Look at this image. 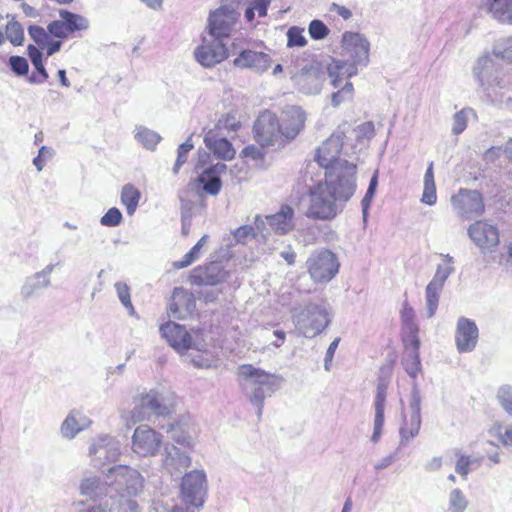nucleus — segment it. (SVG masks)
Wrapping results in <instances>:
<instances>
[{"label":"nucleus","instance_id":"nucleus-53","mask_svg":"<svg viewBox=\"0 0 512 512\" xmlns=\"http://www.w3.org/2000/svg\"><path fill=\"white\" fill-rule=\"evenodd\" d=\"M137 138L139 141H141L145 145L156 144L159 139L158 136L154 132L149 131L147 129L140 130L137 133Z\"/></svg>","mask_w":512,"mask_h":512},{"label":"nucleus","instance_id":"nucleus-37","mask_svg":"<svg viewBox=\"0 0 512 512\" xmlns=\"http://www.w3.org/2000/svg\"><path fill=\"white\" fill-rule=\"evenodd\" d=\"M442 290V287L435 286L434 284H428L426 287V301H427V310L428 316L432 317L438 307L439 302V294Z\"/></svg>","mask_w":512,"mask_h":512},{"label":"nucleus","instance_id":"nucleus-64","mask_svg":"<svg viewBox=\"0 0 512 512\" xmlns=\"http://www.w3.org/2000/svg\"><path fill=\"white\" fill-rule=\"evenodd\" d=\"M505 154L509 161L512 163V138L506 143Z\"/></svg>","mask_w":512,"mask_h":512},{"label":"nucleus","instance_id":"nucleus-58","mask_svg":"<svg viewBox=\"0 0 512 512\" xmlns=\"http://www.w3.org/2000/svg\"><path fill=\"white\" fill-rule=\"evenodd\" d=\"M330 10L335 12L337 15L342 17L344 20H348L352 17V12L345 6L338 5L333 3L330 7Z\"/></svg>","mask_w":512,"mask_h":512},{"label":"nucleus","instance_id":"nucleus-17","mask_svg":"<svg viewBox=\"0 0 512 512\" xmlns=\"http://www.w3.org/2000/svg\"><path fill=\"white\" fill-rule=\"evenodd\" d=\"M330 319L327 311L321 307H309L301 320L302 334L313 338L322 333L329 325Z\"/></svg>","mask_w":512,"mask_h":512},{"label":"nucleus","instance_id":"nucleus-29","mask_svg":"<svg viewBox=\"0 0 512 512\" xmlns=\"http://www.w3.org/2000/svg\"><path fill=\"white\" fill-rule=\"evenodd\" d=\"M238 375L245 380L251 379L256 384H259V385L269 384L270 380L272 378V374H270L264 370L255 368L251 364L240 365L238 368Z\"/></svg>","mask_w":512,"mask_h":512},{"label":"nucleus","instance_id":"nucleus-14","mask_svg":"<svg viewBox=\"0 0 512 512\" xmlns=\"http://www.w3.org/2000/svg\"><path fill=\"white\" fill-rule=\"evenodd\" d=\"M236 14L227 7H220L209 17V33L213 38L224 40L228 38L236 22Z\"/></svg>","mask_w":512,"mask_h":512},{"label":"nucleus","instance_id":"nucleus-28","mask_svg":"<svg viewBox=\"0 0 512 512\" xmlns=\"http://www.w3.org/2000/svg\"><path fill=\"white\" fill-rule=\"evenodd\" d=\"M27 54L35 67V71L32 73L30 81L38 84L44 83L49 78V75L43 64L42 52L36 46L29 45L27 47Z\"/></svg>","mask_w":512,"mask_h":512},{"label":"nucleus","instance_id":"nucleus-19","mask_svg":"<svg viewBox=\"0 0 512 512\" xmlns=\"http://www.w3.org/2000/svg\"><path fill=\"white\" fill-rule=\"evenodd\" d=\"M421 427V406L420 399L413 397L409 403L408 412L403 415V424L400 428L402 442H409L415 438Z\"/></svg>","mask_w":512,"mask_h":512},{"label":"nucleus","instance_id":"nucleus-42","mask_svg":"<svg viewBox=\"0 0 512 512\" xmlns=\"http://www.w3.org/2000/svg\"><path fill=\"white\" fill-rule=\"evenodd\" d=\"M354 94V87L351 82H346V84L342 87L341 90L333 93L332 95V104L334 106H339L341 103L346 101H351Z\"/></svg>","mask_w":512,"mask_h":512},{"label":"nucleus","instance_id":"nucleus-50","mask_svg":"<svg viewBox=\"0 0 512 512\" xmlns=\"http://www.w3.org/2000/svg\"><path fill=\"white\" fill-rule=\"evenodd\" d=\"M377 185H378V174L376 172L373 175V177L371 178L367 192L362 200V205H363L364 210L367 209L368 206L370 205V202L372 201L374 194L376 192Z\"/></svg>","mask_w":512,"mask_h":512},{"label":"nucleus","instance_id":"nucleus-9","mask_svg":"<svg viewBox=\"0 0 512 512\" xmlns=\"http://www.w3.org/2000/svg\"><path fill=\"white\" fill-rule=\"evenodd\" d=\"M393 362L389 366H383L380 368L382 374L385 373L384 376H380L378 379V384L376 388L375 395V419H374V429L372 434V441L377 442L382 434L383 426H384V410H385V402H386V394L387 389L390 382V374L393 368Z\"/></svg>","mask_w":512,"mask_h":512},{"label":"nucleus","instance_id":"nucleus-10","mask_svg":"<svg viewBox=\"0 0 512 512\" xmlns=\"http://www.w3.org/2000/svg\"><path fill=\"white\" fill-rule=\"evenodd\" d=\"M162 442L160 433L148 425H140L132 436V450L140 456H152L159 451Z\"/></svg>","mask_w":512,"mask_h":512},{"label":"nucleus","instance_id":"nucleus-12","mask_svg":"<svg viewBox=\"0 0 512 512\" xmlns=\"http://www.w3.org/2000/svg\"><path fill=\"white\" fill-rule=\"evenodd\" d=\"M195 59L204 67H213L229 57L226 44L219 39L203 40L194 52Z\"/></svg>","mask_w":512,"mask_h":512},{"label":"nucleus","instance_id":"nucleus-31","mask_svg":"<svg viewBox=\"0 0 512 512\" xmlns=\"http://www.w3.org/2000/svg\"><path fill=\"white\" fill-rule=\"evenodd\" d=\"M4 41L8 40L14 46H20L24 41V30L22 25L14 18L9 20L3 33Z\"/></svg>","mask_w":512,"mask_h":512},{"label":"nucleus","instance_id":"nucleus-35","mask_svg":"<svg viewBox=\"0 0 512 512\" xmlns=\"http://www.w3.org/2000/svg\"><path fill=\"white\" fill-rule=\"evenodd\" d=\"M454 454L456 457V473H458L463 479H467L471 466L475 463V460L470 455L463 453L461 450H455Z\"/></svg>","mask_w":512,"mask_h":512},{"label":"nucleus","instance_id":"nucleus-38","mask_svg":"<svg viewBox=\"0 0 512 512\" xmlns=\"http://www.w3.org/2000/svg\"><path fill=\"white\" fill-rule=\"evenodd\" d=\"M80 430H82V425L77 421L75 413H70L62 423V434L67 438H73Z\"/></svg>","mask_w":512,"mask_h":512},{"label":"nucleus","instance_id":"nucleus-5","mask_svg":"<svg viewBox=\"0 0 512 512\" xmlns=\"http://www.w3.org/2000/svg\"><path fill=\"white\" fill-rule=\"evenodd\" d=\"M170 431L173 432L172 440L179 445H173L166 457V464L171 470L181 472L191 466L189 452L193 448L191 437L186 434L179 424L171 425Z\"/></svg>","mask_w":512,"mask_h":512},{"label":"nucleus","instance_id":"nucleus-43","mask_svg":"<svg viewBox=\"0 0 512 512\" xmlns=\"http://www.w3.org/2000/svg\"><path fill=\"white\" fill-rule=\"evenodd\" d=\"M468 502L460 489H454L450 494L451 512H464Z\"/></svg>","mask_w":512,"mask_h":512},{"label":"nucleus","instance_id":"nucleus-22","mask_svg":"<svg viewBox=\"0 0 512 512\" xmlns=\"http://www.w3.org/2000/svg\"><path fill=\"white\" fill-rule=\"evenodd\" d=\"M226 165L217 163L207 169H205L198 177V182L203 185V189L210 195H217L222 187V182L217 176L226 170Z\"/></svg>","mask_w":512,"mask_h":512},{"label":"nucleus","instance_id":"nucleus-57","mask_svg":"<svg viewBox=\"0 0 512 512\" xmlns=\"http://www.w3.org/2000/svg\"><path fill=\"white\" fill-rule=\"evenodd\" d=\"M270 4V0H255L251 5L254 11L257 12L258 17H265L267 15V9Z\"/></svg>","mask_w":512,"mask_h":512},{"label":"nucleus","instance_id":"nucleus-30","mask_svg":"<svg viewBox=\"0 0 512 512\" xmlns=\"http://www.w3.org/2000/svg\"><path fill=\"white\" fill-rule=\"evenodd\" d=\"M140 191L132 184H126L121 191V202L126 207L127 213L132 215L139 203Z\"/></svg>","mask_w":512,"mask_h":512},{"label":"nucleus","instance_id":"nucleus-18","mask_svg":"<svg viewBox=\"0 0 512 512\" xmlns=\"http://www.w3.org/2000/svg\"><path fill=\"white\" fill-rule=\"evenodd\" d=\"M468 233L473 242L482 249H491L500 241L498 229L486 221H476L469 227Z\"/></svg>","mask_w":512,"mask_h":512},{"label":"nucleus","instance_id":"nucleus-44","mask_svg":"<svg viewBox=\"0 0 512 512\" xmlns=\"http://www.w3.org/2000/svg\"><path fill=\"white\" fill-rule=\"evenodd\" d=\"M194 145L191 139L186 140L182 143L177 150V159L174 165V172L178 173L179 169L183 164L187 162L188 153L193 149Z\"/></svg>","mask_w":512,"mask_h":512},{"label":"nucleus","instance_id":"nucleus-6","mask_svg":"<svg viewBox=\"0 0 512 512\" xmlns=\"http://www.w3.org/2000/svg\"><path fill=\"white\" fill-rule=\"evenodd\" d=\"M307 270L315 282H328L337 273L339 263L334 253L327 249L314 252L306 262Z\"/></svg>","mask_w":512,"mask_h":512},{"label":"nucleus","instance_id":"nucleus-48","mask_svg":"<svg viewBox=\"0 0 512 512\" xmlns=\"http://www.w3.org/2000/svg\"><path fill=\"white\" fill-rule=\"evenodd\" d=\"M11 69L18 75H26L29 70L27 60L21 56H11L9 58Z\"/></svg>","mask_w":512,"mask_h":512},{"label":"nucleus","instance_id":"nucleus-49","mask_svg":"<svg viewBox=\"0 0 512 512\" xmlns=\"http://www.w3.org/2000/svg\"><path fill=\"white\" fill-rule=\"evenodd\" d=\"M452 268L450 266L442 267L438 266L436 273L430 282V284H434L438 287H443L444 282L448 278L449 274L451 273Z\"/></svg>","mask_w":512,"mask_h":512},{"label":"nucleus","instance_id":"nucleus-25","mask_svg":"<svg viewBox=\"0 0 512 512\" xmlns=\"http://www.w3.org/2000/svg\"><path fill=\"white\" fill-rule=\"evenodd\" d=\"M135 409L138 410L139 414L146 412H152L155 414H164L166 407L162 404L159 395L155 391H149L146 393L139 394L135 400Z\"/></svg>","mask_w":512,"mask_h":512},{"label":"nucleus","instance_id":"nucleus-26","mask_svg":"<svg viewBox=\"0 0 512 512\" xmlns=\"http://www.w3.org/2000/svg\"><path fill=\"white\" fill-rule=\"evenodd\" d=\"M400 314L402 321V340L410 339L411 341L413 340L414 343H417L419 328L414 321V310L407 301L404 302Z\"/></svg>","mask_w":512,"mask_h":512},{"label":"nucleus","instance_id":"nucleus-51","mask_svg":"<svg viewBox=\"0 0 512 512\" xmlns=\"http://www.w3.org/2000/svg\"><path fill=\"white\" fill-rule=\"evenodd\" d=\"M437 200L435 185H424L421 201L427 205H434Z\"/></svg>","mask_w":512,"mask_h":512},{"label":"nucleus","instance_id":"nucleus-55","mask_svg":"<svg viewBox=\"0 0 512 512\" xmlns=\"http://www.w3.org/2000/svg\"><path fill=\"white\" fill-rule=\"evenodd\" d=\"M254 235V228L249 225H244L236 229L234 237L238 242H244L249 236Z\"/></svg>","mask_w":512,"mask_h":512},{"label":"nucleus","instance_id":"nucleus-7","mask_svg":"<svg viewBox=\"0 0 512 512\" xmlns=\"http://www.w3.org/2000/svg\"><path fill=\"white\" fill-rule=\"evenodd\" d=\"M282 141L285 144L293 141L305 128L306 111L298 105L285 106L278 117Z\"/></svg>","mask_w":512,"mask_h":512},{"label":"nucleus","instance_id":"nucleus-62","mask_svg":"<svg viewBox=\"0 0 512 512\" xmlns=\"http://www.w3.org/2000/svg\"><path fill=\"white\" fill-rule=\"evenodd\" d=\"M442 463H443L442 457H435L430 461L429 467L431 470H438L442 467Z\"/></svg>","mask_w":512,"mask_h":512},{"label":"nucleus","instance_id":"nucleus-54","mask_svg":"<svg viewBox=\"0 0 512 512\" xmlns=\"http://www.w3.org/2000/svg\"><path fill=\"white\" fill-rule=\"evenodd\" d=\"M240 155L242 158H251L253 160H260L263 158L262 151L255 145H249L243 148Z\"/></svg>","mask_w":512,"mask_h":512},{"label":"nucleus","instance_id":"nucleus-15","mask_svg":"<svg viewBox=\"0 0 512 512\" xmlns=\"http://www.w3.org/2000/svg\"><path fill=\"white\" fill-rule=\"evenodd\" d=\"M341 46L350 56L353 65L367 64L370 44L359 33L345 32L342 36Z\"/></svg>","mask_w":512,"mask_h":512},{"label":"nucleus","instance_id":"nucleus-3","mask_svg":"<svg viewBox=\"0 0 512 512\" xmlns=\"http://www.w3.org/2000/svg\"><path fill=\"white\" fill-rule=\"evenodd\" d=\"M160 331L170 346L179 352H185L190 349L201 351L206 346L201 329L188 332L183 326L175 322H167L161 326Z\"/></svg>","mask_w":512,"mask_h":512},{"label":"nucleus","instance_id":"nucleus-56","mask_svg":"<svg viewBox=\"0 0 512 512\" xmlns=\"http://www.w3.org/2000/svg\"><path fill=\"white\" fill-rule=\"evenodd\" d=\"M340 342V338H335L329 345L326 355H325V369L329 370V366L333 360L334 353L338 347V344Z\"/></svg>","mask_w":512,"mask_h":512},{"label":"nucleus","instance_id":"nucleus-24","mask_svg":"<svg viewBox=\"0 0 512 512\" xmlns=\"http://www.w3.org/2000/svg\"><path fill=\"white\" fill-rule=\"evenodd\" d=\"M204 142L206 147L218 159L230 161L236 155V150L232 143L224 137L206 136Z\"/></svg>","mask_w":512,"mask_h":512},{"label":"nucleus","instance_id":"nucleus-59","mask_svg":"<svg viewBox=\"0 0 512 512\" xmlns=\"http://www.w3.org/2000/svg\"><path fill=\"white\" fill-rule=\"evenodd\" d=\"M99 481L97 479H86L81 484V492L84 495H89L98 487Z\"/></svg>","mask_w":512,"mask_h":512},{"label":"nucleus","instance_id":"nucleus-40","mask_svg":"<svg viewBox=\"0 0 512 512\" xmlns=\"http://www.w3.org/2000/svg\"><path fill=\"white\" fill-rule=\"evenodd\" d=\"M287 38L288 47H303L307 44L303 28L296 26L289 28Z\"/></svg>","mask_w":512,"mask_h":512},{"label":"nucleus","instance_id":"nucleus-23","mask_svg":"<svg viewBox=\"0 0 512 512\" xmlns=\"http://www.w3.org/2000/svg\"><path fill=\"white\" fill-rule=\"evenodd\" d=\"M339 154V145L332 139H328L318 147L315 159L321 167L331 169L339 162Z\"/></svg>","mask_w":512,"mask_h":512},{"label":"nucleus","instance_id":"nucleus-8","mask_svg":"<svg viewBox=\"0 0 512 512\" xmlns=\"http://www.w3.org/2000/svg\"><path fill=\"white\" fill-rule=\"evenodd\" d=\"M206 475L203 471L192 470L186 473L181 482V498L188 506L203 505L206 494Z\"/></svg>","mask_w":512,"mask_h":512},{"label":"nucleus","instance_id":"nucleus-45","mask_svg":"<svg viewBox=\"0 0 512 512\" xmlns=\"http://www.w3.org/2000/svg\"><path fill=\"white\" fill-rule=\"evenodd\" d=\"M309 34L315 40L324 39L329 34L328 27L321 20H312L309 24Z\"/></svg>","mask_w":512,"mask_h":512},{"label":"nucleus","instance_id":"nucleus-27","mask_svg":"<svg viewBox=\"0 0 512 512\" xmlns=\"http://www.w3.org/2000/svg\"><path fill=\"white\" fill-rule=\"evenodd\" d=\"M402 341L405 351L409 353L408 358L404 361V368L410 376L416 377L421 369L419 358L420 340L417 338V343L410 339H403Z\"/></svg>","mask_w":512,"mask_h":512},{"label":"nucleus","instance_id":"nucleus-32","mask_svg":"<svg viewBox=\"0 0 512 512\" xmlns=\"http://www.w3.org/2000/svg\"><path fill=\"white\" fill-rule=\"evenodd\" d=\"M207 239V235L202 236L198 242L190 249V251L183 256L181 260L175 261L173 263V267L175 269H183L198 260L200 257V250L206 244Z\"/></svg>","mask_w":512,"mask_h":512},{"label":"nucleus","instance_id":"nucleus-13","mask_svg":"<svg viewBox=\"0 0 512 512\" xmlns=\"http://www.w3.org/2000/svg\"><path fill=\"white\" fill-rule=\"evenodd\" d=\"M227 271L218 263L211 262L194 268L189 275V282L196 286H214L227 278Z\"/></svg>","mask_w":512,"mask_h":512},{"label":"nucleus","instance_id":"nucleus-34","mask_svg":"<svg viewBox=\"0 0 512 512\" xmlns=\"http://www.w3.org/2000/svg\"><path fill=\"white\" fill-rule=\"evenodd\" d=\"M489 432L503 446H512V425H505L501 422H495L491 426Z\"/></svg>","mask_w":512,"mask_h":512},{"label":"nucleus","instance_id":"nucleus-39","mask_svg":"<svg viewBox=\"0 0 512 512\" xmlns=\"http://www.w3.org/2000/svg\"><path fill=\"white\" fill-rule=\"evenodd\" d=\"M473 113L471 108H463L453 117L452 131L455 135L461 134L467 127L468 114Z\"/></svg>","mask_w":512,"mask_h":512},{"label":"nucleus","instance_id":"nucleus-63","mask_svg":"<svg viewBox=\"0 0 512 512\" xmlns=\"http://www.w3.org/2000/svg\"><path fill=\"white\" fill-rule=\"evenodd\" d=\"M139 512V507H138V504L134 501H129L126 505V507L124 508V511L123 512Z\"/></svg>","mask_w":512,"mask_h":512},{"label":"nucleus","instance_id":"nucleus-47","mask_svg":"<svg viewBox=\"0 0 512 512\" xmlns=\"http://www.w3.org/2000/svg\"><path fill=\"white\" fill-rule=\"evenodd\" d=\"M115 289H116L117 295H118L120 301L122 302V304L127 309H129L131 312H133L134 311V307H133L132 302H131L129 286L126 283L117 282L115 284Z\"/></svg>","mask_w":512,"mask_h":512},{"label":"nucleus","instance_id":"nucleus-36","mask_svg":"<svg viewBox=\"0 0 512 512\" xmlns=\"http://www.w3.org/2000/svg\"><path fill=\"white\" fill-rule=\"evenodd\" d=\"M218 127L228 132H237L242 127L241 115L238 112H228L218 121Z\"/></svg>","mask_w":512,"mask_h":512},{"label":"nucleus","instance_id":"nucleus-16","mask_svg":"<svg viewBox=\"0 0 512 512\" xmlns=\"http://www.w3.org/2000/svg\"><path fill=\"white\" fill-rule=\"evenodd\" d=\"M479 338V330L476 323L466 317H460L455 330V343L460 353L470 352L475 349Z\"/></svg>","mask_w":512,"mask_h":512},{"label":"nucleus","instance_id":"nucleus-4","mask_svg":"<svg viewBox=\"0 0 512 512\" xmlns=\"http://www.w3.org/2000/svg\"><path fill=\"white\" fill-rule=\"evenodd\" d=\"M252 131L254 140L262 148L286 145L282 141L278 116L270 110H264L258 115Z\"/></svg>","mask_w":512,"mask_h":512},{"label":"nucleus","instance_id":"nucleus-1","mask_svg":"<svg viewBox=\"0 0 512 512\" xmlns=\"http://www.w3.org/2000/svg\"><path fill=\"white\" fill-rule=\"evenodd\" d=\"M59 17L48 24L47 30L41 26H30L28 30L35 43L46 50L47 56L60 50L62 40L74 37L89 28L88 19L80 14L60 9Z\"/></svg>","mask_w":512,"mask_h":512},{"label":"nucleus","instance_id":"nucleus-21","mask_svg":"<svg viewBox=\"0 0 512 512\" xmlns=\"http://www.w3.org/2000/svg\"><path fill=\"white\" fill-rule=\"evenodd\" d=\"M234 65L239 68H254L259 71H264L270 66V57L266 53L247 49L243 50L239 56L234 59Z\"/></svg>","mask_w":512,"mask_h":512},{"label":"nucleus","instance_id":"nucleus-2","mask_svg":"<svg viewBox=\"0 0 512 512\" xmlns=\"http://www.w3.org/2000/svg\"><path fill=\"white\" fill-rule=\"evenodd\" d=\"M354 185L337 179L317 183L309 191L306 216L315 220H331L337 215L336 202H346L353 195Z\"/></svg>","mask_w":512,"mask_h":512},{"label":"nucleus","instance_id":"nucleus-52","mask_svg":"<svg viewBox=\"0 0 512 512\" xmlns=\"http://www.w3.org/2000/svg\"><path fill=\"white\" fill-rule=\"evenodd\" d=\"M42 287L43 285H41L39 281L29 280L22 287L21 294L24 298H29L32 297Z\"/></svg>","mask_w":512,"mask_h":512},{"label":"nucleus","instance_id":"nucleus-41","mask_svg":"<svg viewBox=\"0 0 512 512\" xmlns=\"http://www.w3.org/2000/svg\"><path fill=\"white\" fill-rule=\"evenodd\" d=\"M497 400L500 406L512 416V386H502L497 392Z\"/></svg>","mask_w":512,"mask_h":512},{"label":"nucleus","instance_id":"nucleus-61","mask_svg":"<svg viewBox=\"0 0 512 512\" xmlns=\"http://www.w3.org/2000/svg\"><path fill=\"white\" fill-rule=\"evenodd\" d=\"M424 185H435L434 183V173H433V163L431 162L428 165L426 173L424 175Z\"/></svg>","mask_w":512,"mask_h":512},{"label":"nucleus","instance_id":"nucleus-46","mask_svg":"<svg viewBox=\"0 0 512 512\" xmlns=\"http://www.w3.org/2000/svg\"><path fill=\"white\" fill-rule=\"evenodd\" d=\"M122 214L116 207L110 208L101 218L100 222L103 226L114 227L121 223Z\"/></svg>","mask_w":512,"mask_h":512},{"label":"nucleus","instance_id":"nucleus-11","mask_svg":"<svg viewBox=\"0 0 512 512\" xmlns=\"http://www.w3.org/2000/svg\"><path fill=\"white\" fill-rule=\"evenodd\" d=\"M454 209L463 219H471L484 212L483 197L478 191L461 189L452 196Z\"/></svg>","mask_w":512,"mask_h":512},{"label":"nucleus","instance_id":"nucleus-33","mask_svg":"<svg viewBox=\"0 0 512 512\" xmlns=\"http://www.w3.org/2000/svg\"><path fill=\"white\" fill-rule=\"evenodd\" d=\"M489 11L499 21L511 20L512 0H491Z\"/></svg>","mask_w":512,"mask_h":512},{"label":"nucleus","instance_id":"nucleus-20","mask_svg":"<svg viewBox=\"0 0 512 512\" xmlns=\"http://www.w3.org/2000/svg\"><path fill=\"white\" fill-rule=\"evenodd\" d=\"M266 219L276 234L284 235L294 229V211L289 205H282L277 213L268 215Z\"/></svg>","mask_w":512,"mask_h":512},{"label":"nucleus","instance_id":"nucleus-60","mask_svg":"<svg viewBox=\"0 0 512 512\" xmlns=\"http://www.w3.org/2000/svg\"><path fill=\"white\" fill-rule=\"evenodd\" d=\"M280 255L287 262L288 265L295 264L296 253L290 246L288 247V250L281 252Z\"/></svg>","mask_w":512,"mask_h":512}]
</instances>
